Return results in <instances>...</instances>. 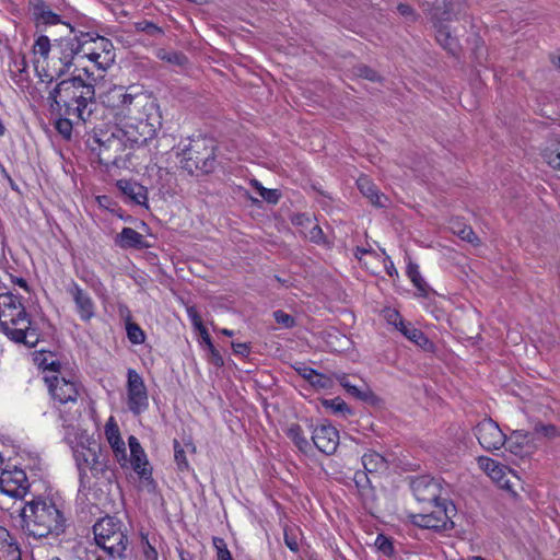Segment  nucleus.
Here are the masks:
<instances>
[{
	"instance_id": "f257e3e1",
	"label": "nucleus",
	"mask_w": 560,
	"mask_h": 560,
	"mask_svg": "<svg viewBox=\"0 0 560 560\" xmlns=\"http://www.w3.org/2000/svg\"><path fill=\"white\" fill-rule=\"evenodd\" d=\"M47 102L49 107L74 115L77 121L82 124L91 122L97 106L95 86L90 81H82L81 74L57 80Z\"/></svg>"
},
{
	"instance_id": "f03ea898",
	"label": "nucleus",
	"mask_w": 560,
	"mask_h": 560,
	"mask_svg": "<svg viewBox=\"0 0 560 560\" xmlns=\"http://www.w3.org/2000/svg\"><path fill=\"white\" fill-rule=\"evenodd\" d=\"M68 518L50 498L33 495L20 511V527L28 537H58L66 532Z\"/></svg>"
},
{
	"instance_id": "7ed1b4c3",
	"label": "nucleus",
	"mask_w": 560,
	"mask_h": 560,
	"mask_svg": "<svg viewBox=\"0 0 560 560\" xmlns=\"http://www.w3.org/2000/svg\"><path fill=\"white\" fill-rule=\"evenodd\" d=\"M464 0H435L430 3L422 2V8L428 14L435 30V39L439 45L451 56L458 58L462 47L457 37L453 36L450 27L444 22L458 20L464 15Z\"/></svg>"
},
{
	"instance_id": "20e7f679",
	"label": "nucleus",
	"mask_w": 560,
	"mask_h": 560,
	"mask_svg": "<svg viewBox=\"0 0 560 560\" xmlns=\"http://www.w3.org/2000/svg\"><path fill=\"white\" fill-rule=\"evenodd\" d=\"M90 150L98 158V163L106 166L121 167L125 165L126 141L116 132V126L107 129H93L85 140Z\"/></svg>"
},
{
	"instance_id": "39448f33",
	"label": "nucleus",
	"mask_w": 560,
	"mask_h": 560,
	"mask_svg": "<svg viewBox=\"0 0 560 560\" xmlns=\"http://www.w3.org/2000/svg\"><path fill=\"white\" fill-rule=\"evenodd\" d=\"M215 150L217 147L210 138L198 137L192 139L188 147L183 150L182 168L190 175L197 172L201 174L214 172L218 165Z\"/></svg>"
},
{
	"instance_id": "423d86ee",
	"label": "nucleus",
	"mask_w": 560,
	"mask_h": 560,
	"mask_svg": "<svg viewBox=\"0 0 560 560\" xmlns=\"http://www.w3.org/2000/svg\"><path fill=\"white\" fill-rule=\"evenodd\" d=\"M96 545L110 557L122 558L128 545V537L122 522L116 516L106 515L93 525Z\"/></svg>"
},
{
	"instance_id": "0eeeda50",
	"label": "nucleus",
	"mask_w": 560,
	"mask_h": 560,
	"mask_svg": "<svg viewBox=\"0 0 560 560\" xmlns=\"http://www.w3.org/2000/svg\"><path fill=\"white\" fill-rule=\"evenodd\" d=\"M28 314L21 296L12 292H0V329L7 335L12 327L25 326Z\"/></svg>"
},
{
	"instance_id": "6e6552de",
	"label": "nucleus",
	"mask_w": 560,
	"mask_h": 560,
	"mask_svg": "<svg viewBox=\"0 0 560 560\" xmlns=\"http://www.w3.org/2000/svg\"><path fill=\"white\" fill-rule=\"evenodd\" d=\"M445 487L448 485L442 478L430 475L416 476L410 479V489L420 503L433 504L447 498L448 491Z\"/></svg>"
},
{
	"instance_id": "1a4fd4ad",
	"label": "nucleus",
	"mask_w": 560,
	"mask_h": 560,
	"mask_svg": "<svg viewBox=\"0 0 560 560\" xmlns=\"http://www.w3.org/2000/svg\"><path fill=\"white\" fill-rule=\"evenodd\" d=\"M54 47L59 54L61 67L56 69L54 74H45L48 84L66 77L73 66L75 56L82 52L80 49V44H78V40L71 34L69 36L56 39Z\"/></svg>"
},
{
	"instance_id": "9d476101",
	"label": "nucleus",
	"mask_w": 560,
	"mask_h": 560,
	"mask_svg": "<svg viewBox=\"0 0 560 560\" xmlns=\"http://www.w3.org/2000/svg\"><path fill=\"white\" fill-rule=\"evenodd\" d=\"M127 405L135 416L141 415L149 407L148 390L142 376L133 369L127 371Z\"/></svg>"
},
{
	"instance_id": "9b49d317",
	"label": "nucleus",
	"mask_w": 560,
	"mask_h": 560,
	"mask_svg": "<svg viewBox=\"0 0 560 560\" xmlns=\"http://www.w3.org/2000/svg\"><path fill=\"white\" fill-rule=\"evenodd\" d=\"M30 489L26 472L14 466L5 467L0 474V492L11 498L23 499Z\"/></svg>"
},
{
	"instance_id": "f8f14e48",
	"label": "nucleus",
	"mask_w": 560,
	"mask_h": 560,
	"mask_svg": "<svg viewBox=\"0 0 560 560\" xmlns=\"http://www.w3.org/2000/svg\"><path fill=\"white\" fill-rule=\"evenodd\" d=\"M45 383L54 400L61 405L75 402L79 396V384L65 375H46Z\"/></svg>"
},
{
	"instance_id": "ddd939ff",
	"label": "nucleus",
	"mask_w": 560,
	"mask_h": 560,
	"mask_svg": "<svg viewBox=\"0 0 560 560\" xmlns=\"http://www.w3.org/2000/svg\"><path fill=\"white\" fill-rule=\"evenodd\" d=\"M474 434L481 447L489 452L500 450L506 440L499 424L491 418H486L480 421L474 428Z\"/></svg>"
},
{
	"instance_id": "4468645a",
	"label": "nucleus",
	"mask_w": 560,
	"mask_h": 560,
	"mask_svg": "<svg viewBox=\"0 0 560 560\" xmlns=\"http://www.w3.org/2000/svg\"><path fill=\"white\" fill-rule=\"evenodd\" d=\"M310 429H312L313 445L323 454L332 455L339 445L338 430L327 420L316 425L311 422Z\"/></svg>"
},
{
	"instance_id": "2eb2a0df",
	"label": "nucleus",
	"mask_w": 560,
	"mask_h": 560,
	"mask_svg": "<svg viewBox=\"0 0 560 560\" xmlns=\"http://www.w3.org/2000/svg\"><path fill=\"white\" fill-rule=\"evenodd\" d=\"M130 119L143 121L154 130L162 128V113L160 105L155 98L148 95H142L141 101H138L136 114L129 116Z\"/></svg>"
},
{
	"instance_id": "dca6fc26",
	"label": "nucleus",
	"mask_w": 560,
	"mask_h": 560,
	"mask_svg": "<svg viewBox=\"0 0 560 560\" xmlns=\"http://www.w3.org/2000/svg\"><path fill=\"white\" fill-rule=\"evenodd\" d=\"M135 124H128L125 128L116 126V132L122 137L129 148L141 147L156 136V130L144 124L135 120Z\"/></svg>"
},
{
	"instance_id": "f3484780",
	"label": "nucleus",
	"mask_w": 560,
	"mask_h": 560,
	"mask_svg": "<svg viewBox=\"0 0 560 560\" xmlns=\"http://www.w3.org/2000/svg\"><path fill=\"white\" fill-rule=\"evenodd\" d=\"M66 291L73 300L80 319L90 322L95 316V304L91 295L73 280L67 285Z\"/></svg>"
},
{
	"instance_id": "a211bd4d",
	"label": "nucleus",
	"mask_w": 560,
	"mask_h": 560,
	"mask_svg": "<svg viewBox=\"0 0 560 560\" xmlns=\"http://www.w3.org/2000/svg\"><path fill=\"white\" fill-rule=\"evenodd\" d=\"M409 518L412 525L423 529H431L435 533L450 532L455 527L454 521H450L447 514H444L441 518L440 516H435V514L419 513L411 514Z\"/></svg>"
},
{
	"instance_id": "6ab92c4d",
	"label": "nucleus",
	"mask_w": 560,
	"mask_h": 560,
	"mask_svg": "<svg viewBox=\"0 0 560 560\" xmlns=\"http://www.w3.org/2000/svg\"><path fill=\"white\" fill-rule=\"evenodd\" d=\"M100 451H102V446L95 440H86V444L80 443L73 448V456L79 470V480L82 487H86L89 482V476L83 464L88 463L89 458L95 456L96 453L98 454Z\"/></svg>"
},
{
	"instance_id": "aec40b11",
	"label": "nucleus",
	"mask_w": 560,
	"mask_h": 560,
	"mask_svg": "<svg viewBox=\"0 0 560 560\" xmlns=\"http://www.w3.org/2000/svg\"><path fill=\"white\" fill-rule=\"evenodd\" d=\"M117 188L124 196L128 197L131 202L149 209L148 188L143 185L128 179H119L116 184Z\"/></svg>"
},
{
	"instance_id": "412c9836",
	"label": "nucleus",
	"mask_w": 560,
	"mask_h": 560,
	"mask_svg": "<svg viewBox=\"0 0 560 560\" xmlns=\"http://www.w3.org/2000/svg\"><path fill=\"white\" fill-rule=\"evenodd\" d=\"M293 368L301 377L306 380L310 385L316 389H329L334 386V381L330 376L323 374L304 363H296Z\"/></svg>"
},
{
	"instance_id": "4be33fe9",
	"label": "nucleus",
	"mask_w": 560,
	"mask_h": 560,
	"mask_svg": "<svg viewBox=\"0 0 560 560\" xmlns=\"http://www.w3.org/2000/svg\"><path fill=\"white\" fill-rule=\"evenodd\" d=\"M114 243L121 249L132 248L141 250L150 247L144 236L131 228H124L121 232L115 236Z\"/></svg>"
},
{
	"instance_id": "5701e85b",
	"label": "nucleus",
	"mask_w": 560,
	"mask_h": 560,
	"mask_svg": "<svg viewBox=\"0 0 560 560\" xmlns=\"http://www.w3.org/2000/svg\"><path fill=\"white\" fill-rule=\"evenodd\" d=\"M105 434L117 460L121 464V466H124L125 462L127 460L126 446L124 440L120 436L119 428L114 421L113 417L109 418L108 422L106 423Z\"/></svg>"
},
{
	"instance_id": "b1692460",
	"label": "nucleus",
	"mask_w": 560,
	"mask_h": 560,
	"mask_svg": "<svg viewBox=\"0 0 560 560\" xmlns=\"http://www.w3.org/2000/svg\"><path fill=\"white\" fill-rule=\"evenodd\" d=\"M399 331L422 351L432 354L436 353V345L430 340L421 329L415 327L411 323H406L402 328H399Z\"/></svg>"
},
{
	"instance_id": "393cba45",
	"label": "nucleus",
	"mask_w": 560,
	"mask_h": 560,
	"mask_svg": "<svg viewBox=\"0 0 560 560\" xmlns=\"http://www.w3.org/2000/svg\"><path fill=\"white\" fill-rule=\"evenodd\" d=\"M25 326L12 327L5 336L14 342L24 343L28 348H34L39 341L37 329L32 327L30 317L26 319Z\"/></svg>"
},
{
	"instance_id": "a878e982",
	"label": "nucleus",
	"mask_w": 560,
	"mask_h": 560,
	"mask_svg": "<svg viewBox=\"0 0 560 560\" xmlns=\"http://www.w3.org/2000/svg\"><path fill=\"white\" fill-rule=\"evenodd\" d=\"M339 384L345 388V390L357 398L358 400L364 401L370 405H376L378 401V397L372 392V389L364 385L362 388L352 385L348 378V375L345 373L336 375Z\"/></svg>"
},
{
	"instance_id": "bb28decb",
	"label": "nucleus",
	"mask_w": 560,
	"mask_h": 560,
	"mask_svg": "<svg viewBox=\"0 0 560 560\" xmlns=\"http://www.w3.org/2000/svg\"><path fill=\"white\" fill-rule=\"evenodd\" d=\"M360 192L376 208H385L388 198L380 191L377 186L368 177L361 176L357 180Z\"/></svg>"
},
{
	"instance_id": "cd10ccee",
	"label": "nucleus",
	"mask_w": 560,
	"mask_h": 560,
	"mask_svg": "<svg viewBox=\"0 0 560 560\" xmlns=\"http://www.w3.org/2000/svg\"><path fill=\"white\" fill-rule=\"evenodd\" d=\"M142 95L143 94L133 95L127 93L122 86L116 88L112 91V96L116 100L113 106L120 108L121 113H124L125 116L129 117L136 114L138 101H141Z\"/></svg>"
},
{
	"instance_id": "c85d7f7f",
	"label": "nucleus",
	"mask_w": 560,
	"mask_h": 560,
	"mask_svg": "<svg viewBox=\"0 0 560 560\" xmlns=\"http://www.w3.org/2000/svg\"><path fill=\"white\" fill-rule=\"evenodd\" d=\"M173 450H174V462L176 464L177 470L180 472L190 471V465L187 459L186 453L189 452L191 454L196 453V445L192 443L191 439L184 441L182 444L178 440H173Z\"/></svg>"
},
{
	"instance_id": "c756f323",
	"label": "nucleus",
	"mask_w": 560,
	"mask_h": 560,
	"mask_svg": "<svg viewBox=\"0 0 560 560\" xmlns=\"http://www.w3.org/2000/svg\"><path fill=\"white\" fill-rule=\"evenodd\" d=\"M48 109L51 116L55 117L54 127L57 130V132L63 139L70 140L72 137L73 126L79 124L74 118V115L63 114L62 110H58L57 108L55 109V107L48 106Z\"/></svg>"
},
{
	"instance_id": "7c9ffc66",
	"label": "nucleus",
	"mask_w": 560,
	"mask_h": 560,
	"mask_svg": "<svg viewBox=\"0 0 560 560\" xmlns=\"http://www.w3.org/2000/svg\"><path fill=\"white\" fill-rule=\"evenodd\" d=\"M450 229L453 234L457 235L460 240L468 242L472 246L480 245V238L476 235L472 228L466 224L463 220L456 218L450 221Z\"/></svg>"
},
{
	"instance_id": "2f4dec72",
	"label": "nucleus",
	"mask_w": 560,
	"mask_h": 560,
	"mask_svg": "<svg viewBox=\"0 0 560 560\" xmlns=\"http://www.w3.org/2000/svg\"><path fill=\"white\" fill-rule=\"evenodd\" d=\"M477 463L479 468L497 482H500L505 476L506 466L488 456H479Z\"/></svg>"
},
{
	"instance_id": "473e14b6",
	"label": "nucleus",
	"mask_w": 560,
	"mask_h": 560,
	"mask_svg": "<svg viewBox=\"0 0 560 560\" xmlns=\"http://www.w3.org/2000/svg\"><path fill=\"white\" fill-rule=\"evenodd\" d=\"M130 465L141 480L153 482L152 468L144 451L130 454Z\"/></svg>"
},
{
	"instance_id": "72a5a7b5",
	"label": "nucleus",
	"mask_w": 560,
	"mask_h": 560,
	"mask_svg": "<svg viewBox=\"0 0 560 560\" xmlns=\"http://www.w3.org/2000/svg\"><path fill=\"white\" fill-rule=\"evenodd\" d=\"M362 465L370 474L385 471L388 468L386 458L375 451H369L363 454Z\"/></svg>"
},
{
	"instance_id": "f704fd0d",
	"label": "nucleus",
	"mask_w": 560,
	"mask_h": 560,
	"mask_svg": "<svg viewBox=\"0 0 560 560\" xmlns=\"http://www.w3.org/2000/svg\"><path fill=\"white\" fill-rule=\"evenodd\" d=\"M108 453L107 451L104 453L102 450L98 454L96 453L95 456L89 458V462L84 463L83 467L85 469L89 468L93 477L98 478L100 476H105L108 471Z\"/></svg>"
},
{
	"instance_id": "c9c22d12",
	"label": "nucleus",
	"mask_w": 560,
	"mask_h": 560,
	"mask_svg": "<svg viewBox=\"0 0 560 560\" xmlns=\"http://www.w3.org/2000/svg\"><path fill=\"white\" fill-rule=\"evenodd\" d=\"M406 273H407L408 278L410 279V281L412 282V284L417 288V290L419 292V296L428 298L430 288L419 271V265L417 262L412 261L411 259H409V261L407 264Z\"/></svg>"
},
{
	"instance_id": "e433bc0d",
	"label": "nucleus",
	"mask_w": 560,
	"mask_h": 560,
	"mask_svg": "<svg viewBox=\"0 0 560 560\" xmlns=\"http://www.w3.org/2000/svg\"><path fill=\"white\" fill-rule=\"evenodd\" d=\"M285 434L303 454H308L312 451V444L305 438L302 427L299 423H292Z\"/></svg>"
},
{
	"instance_id": "4c0bfd02",
	"label": "nucleus",
	"mask_w": 560,
	"mask_h": 560,
	"mask_svg": "<svg viewBox=\"0 0 560 560\" xmlns=\"http://www.w3.org/2000/svg\"><path fill=\"white\" fill-rule=\"evenodd\" d=\"M96 201H97L100 208L107 210L108 212L118 217L122 221H125V222L133 221V218L130 214H125V211L121 209V207L118 205V202L115 201L110 196H107V195L97 196Z\"/></svg>"
},
{
	"instance_id": "58836bf2",
	"label": "nucleus",
	"mask_w": 560,
	"mask_h": 560,
	"mask_svg": "<svg viewBox=\"0 0 560 560\" xmlns=\"http://www.w3.org/2000/svg\"><path fill=\"white\" fill-rule=\"evenodd\" d=\"M322 405L324 408L330 409L332 413L340 415L345 419L353 415L352 409L340 397H335L332 399H323Z\"/></svg>"
},
{
	"instance_id": "ea45409f",
	"label": "nucleus",
	"mask_w": 560,
	"mask_h": 560,
	"mask_svg": "<svg viewBox=\"0 0 560 560\" xmlns=\"http://www.w3.org/2000/svg\"><path fill=\"white\" fill-rule=\"evenodd\" d=\"M67 26L69 27L70 34L73 35V37L78 40V44H80V49L82 51H85L86 46L91 43H96L97 38L100 36L96 32H84L81 30H78L75 26L71 25L70 23H67Z\"/></svg>"
},
{
	"instance_id": "a19ab883",
	"label": "nucleus",
	"mask_w": 560,
	"mask_h": 560,
	"mask_svg": "<svg viewBox=\"0 0 560 560\" xmlns=\"http://www.w3.org/2000/svg\"><path fill=\"white\" fill-rule=\"evenodd\" d=\"M250 185L257 190L259 196L270 205H277L281 198V192L278 189H270L262 186L257 179H250Z\"/></svg>"
},
{
	"instance_id": "79ce46f5",
	"label": "nucleus",
	"mask_w": 560,
	"mask_h": 560,
	"mask_svg": "<svg viewBox=\"0 0 560 560\" xmlns=\"http://www.w3.org/2000/svg\"><path fill=\"white\" fill-rule=\"evenodd\" d=\"M433 505L434 510L430 513L435 514V516H440L441 518L443 517L444 514H447L450 521H453V518L457 514V509L448 497L440 500L439 502L433 503Z\"/></svg>"
},
{
	"instance_id": "37998d69",
	"label": "nucleus",
	"mask_w": 560,
	"mask_h": 560,
	"mask_svg": "<svg viewBox=\"0 0 560 560\" xmlns=\"http://www.w3.org/2000/svg\"><path fill=\"white\" fill-rule=\"evenodd\" d=\"M156 57L163 61H166L178 67H184L188 62V58L186 57L185 54L175 50L167 51L165 49H159L156 52Z\"/></svg>"
},
{
	"instance_id": "c03bdc74",
	"label": "nucleus",
	"mask_w": 560,
	"mask_h": 560,
	"mask_svg": "<svg viewBox=\"0 0 560 560\" xmlns=\"http://www.w3.org/2000/svg\"><path fill=\"white\" fill-rule=\"evenodd\" d=\"M542 156L551 167L560 170V141L549 144L544 150Z\"/></svg>"
},
{
	"instance_id": "a18cd8bd",
	"label": "nucleus",
	"mask_w": 560,
	"mask_h": 560,
	"mask_svg": "<svg viewBox=\"0 0 560 560\" xmlns=\"http://www.w3.org/2000/svg\"><path fill=\"white\" fill-rule=\"evenodd\" d=\"M136 32H141L151 37H162L164 35V31L162 27L158 26L155 23L142 20L135 23Z\"/></svg>"
},
{
	"instance_id": "49530a36",
	"label": "nucleus",
	"mask_w": 560,
	"mask_h": 560,
	"mask_svg": "<svg viewBox=\"0 0 560 560\" xmlns=\"http://www.w3.org/2000/svg\"><path fill=\"white\" fill-rule=\"evenodd\" d=\"M374 545L377 550L385 557L390 558L395 555L393 539L384 534H378L376 536Z\"/></svg>"
},
{
	"instance_id": "de8ad7c7",
	"label": "nucleus",
	"mask_w": 560,
	"mask_h": 560,
	"mask_svg": "<svg viewBox=\"0 0 560 560\" xmlns=\"http://www.w3.org/2000/svg\"><path fill=\"white\" fill-rule=\"evenodd\" d=\"M127 337L132 345H141L145 341V334L143 329L135 322L127 323L126 325Z\"/></svg>"
},
{
	"instance_id": "09e8293b",
	"label": "nucleus",
	"mask_w": 560,
	"mask_h": 560,
	"mask_svg": "<svg viewBox=\"0 0 560 560\" xmlns=\"http://www.w3.org/2000/svg\"><path fill=\"white\" fill-rule=\"evenodd\" d=\"M202 339V342L205 343L206 348L209 350L210 352V355H211V362L218 366V368H221L224 365V360L221 355V353L219 352V350L214 347L213 342H212V339L209 335L208 331H205V336L201 337Z\"/></svg>"
},
{
	"instance_id": "8fccbe9b",
	"label": "nucleus",
	"mask_w": 560,
	"mask_h": 560,
	"mask_svg": "<svg viewBox=\"0 0 560 560\" xmlns=\"http://www.w3.org/2000/svg\"><path fill=\"white\" fill-rule=\"evenodd\" d=\"M284 544L294 553L300 551L296 529L285 526L283 529Z\"/></svg>"
},
{
	"instance_id": "3c124183",
	"label": "nucleus",
	"mask_w": 560,
	"mask_h": 560,
	"mask_svg": "<svg viewBox=\"0 0 560 560\" xmlns=\"http://www.w3.org/2000/svg\"><path fill=\"white\" fill-rule=\"evenodd\" d=\"M51 43L46 35L38 36L33 46L34 52L40 55L44 59L48 58Z\"/></svg>"
},
{
	"instance_id": "603ef678",
	"label": "nucleus",
	"mask_w": 560,
	"mask_h": 560,
	"mask_svg": "<svg viewBox=\"0 0 560 560\" xmlns=\"http://www.w3.org/2000/svg\"><path fill=\"white\" fill-rule=\"evenodd\" d=\"M534 431H535V433H537L544 438H547V439H555V438L560 436L559 429L555 424H551V423L545 424V423L538 422L535 424Z\"/></svg>"
},
{
	"instance_id": "864d4df0",
	"label": "nucleus",
	"mask_w": 560,
	"mask_h": 560,
	"mask_svg": "<svg viewBox=\"0 0 560 560\" xmlns=\"http://www.w3.org/2000/svg\"><path fill=\"white\" fill-rule=\"evenodd\" d=\"M354 73L355 75L369 80L371 82H376L380 81L381 79L380 74L374 69L363 63L354 67Z\"/></svg>"
},
{
	"instance_id": "5fc2aeb1",
	"label": "nucleus",
	"mask_w": 560,
	"mask_h": 560,
	"mask_svg": "<svg viewBox=\"0 0 560 560\" xmlns=\"http://www.w3.org/2000/svg\"><path fill=\"white\" fill-rule=\"evenodd\" d=\"M369 471L357 470L353 476V481L359 491L364 492L368 489L372 488V482L369 478Z\"/></svg>"
},
{
	"instance_id": "6e6d98bb",
	"label": "nucleus",
	"mask_w": 560,
	"mask_h": 560,
	"mask_svg": "<svg viewBox=\"0 0 560 560\" xmlns=\"http://www.w3.org/2000/svg\"><path fill=\"white\" fill-rule=\"evenodd\" d=\"M142 552L145 560H158L159 553L154 546L149 541L148 534L141 533Z\"/></svg>"
},
{
	"instance_id": "4d7b16f0",
	"label": "nucleus",
	"mask_w": 560,
	"mask_h": 560,
	"mask_svg": "<svg viewBox=\"0 0 560 560\" xmlns=\"http://www.w3.org/2000/svg\"><path fill=\"white\" fill-rule=\"evenodd\" d=\"M273 318L276 323L282 325L284 328H293L296 325L295 318L282 310L275 311Z\"/></svg>"
},
{
	"instance_id": "13d9d810",
	"label": "nucleus",
	"mask_w": 560,
	"mask_h": 560,
	"mask_svg": "<svg viewBox=\"0 0 560 560\" xmlns=\"http://www.w3.org/2000/svg\"><path fill=\"white\" fill-rule=\"evenodd\" d=\"M213 545L217 549V558L218 560H234L225 541L222 538L214 537Z\"/></svg>"
},
{
	"instance_id": "bf43d9fd",
	"label": "nucleus",
	"mask_w": 560,
	"mask_h": 560,
	"mask_svg": "<svg viewBox=\"0 0 560 560\" xmlns=\"http://www.w3.org/2000/svg\"><path fill=\"white\" fill-rule=\"evenodd\" d=\"M28 5L32 10V14L35 21L43 16L46 11L50 10L45 0H28Z\"/></svg>"
},
{
	"instance_id": "052dcab7",
	"label": "nucleus",
	"mask_w": 560,
	"mask_h": 560,
	"mask_svg": "<svg viewBox=\"0 0 560 560\" xmlns=\"http://www.w3.org/2000/svg\"><path fill=\"white\" fill-rule=\"evenodd\" d=\"M385 318L388 324L393 325L397 330L402 328V326L407 323L401 317L400 313L397 310L388 308L385 313Z\"/></svg>"
},
{
	"instance_id": "680f3d73",
	"label": "nucleus",
	"mask_w": 560,
	"mask_h": 560,
	"mask_svg": "<svg viewBox=\"0 0 560 560\" xmlns=\"http://www.w3.org/2000/svg\"><path fill=\"white\" fill-rule=\"evenodd\" d=\"M37 23H42L44 25H57V24H65L67 25L68 22H65L61 20V16L51 10L46 11L43 16H40L37 21Z\"/></svg>"
},
{
	"instance_id": "e2e57ef3",
	"label": "nucleus",
	"mask_w": 560,
	"mask_h": 560,
	"mask_svg": "<svg viewBox=\"0 0 560 560\" xmlns=\"http://www.w3.org/2000/svg\"><path fill=\"white\" fill-rule=\"evenodd\" d=\"M397 11L400 15L410 22H416L419 18V14L415 11V9L407 3H399L397 5Z\"/></svg>"
},
{
	"instance_id": "0e129e2a",
	"label": "nucleus",
	"mask_w": 560,
	"mask_h": 560,
	"mask_svg": "<svg viewBox=\"0 0 560 560\" xmlns=\"http://www.w3.org/2000/svg\"><path fill=\"white\" fill-rule=\"evenodd\" d=\"M8 560H22V552L18 541L11 542V546L2 550Z\"/></svg>"
},
{
	"instance_id": "69168bd1",
	"label": "nucleus",
	"mask_w": 560,
	"mask_h": 560,
	"mask_svg": "<svg viewBox=\"0 0 560 560\" xmlns=\"http://www.w3.org/2000/svg\"><path fill=\"white\" fill-rule=\"evenodd\" d=\"M291 223L294 226L307 229L312 223V218L307 213H294L291 217Z\"/></svg>"
},
{
	"instance_id": "338daca9",
	"label": "nucleus",
	"mask_w": 560,
	"mask_h": 560,
	"mask_svg": "<svg viewBox=\"0 0 560 560\" xmlns=\"http://www.w3.org/2000/svg\"><path fill=\"white\" fill-rule=\"evenodd\" d=\"M308 238L315 244H325L326 237L319 225H314L308 231Z\"/></svg>"
},
{
	"instance_id": "774afa93",
	"label": "nucleus",
	"mask_w": 560,
	"mask_h": 560,
	"mask_svg": "<svg viewBox=\"0 0 560 560\" xmlns=\"http://www.w3.org/2000/svg\"><path fill=\"white\" fill-rule=\"evenodd\" d=\"M16 541V539L11 535V533L3 526H0V551L11 546V542Z\"/></svg>"
}]
</instances>
